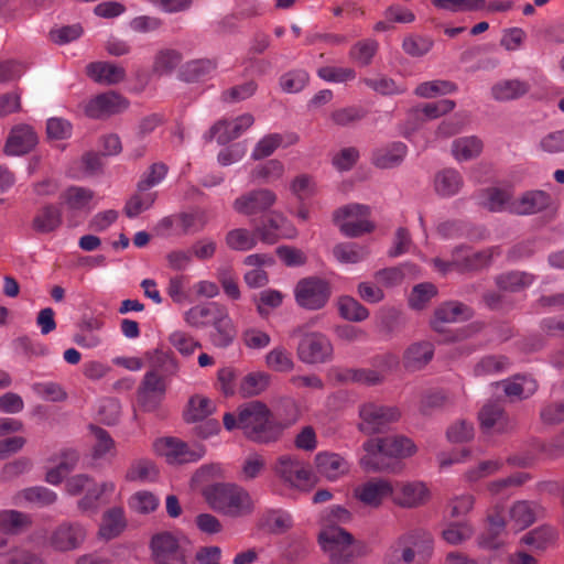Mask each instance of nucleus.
<instances>
[{"label":"nucleus","instance_id":"1","mask_svg":"<svg viewBox=\"0 0 564 564\" xmlns=\"http://www.w3.org/2000/svg\"><path fill=\"white\" fill-rule=\"evenodd\" d=\"M364 449L360 465L365 470L397 473L402 469L400 459L413 455L416 446L405 436H387L368 440Z\"/></svg>","mask_w":564,"mask_h":564},{"label":"nucleus","instance_id":"2","mask_svg":"<svg viewBox=\"0 0 564 564\" xmlns=\"http://www.w3.org/2000/svg\"><path fill=\"white\" fill-rule=\"evenodd\" d=\"M184 318L193 327L213 326L210 341L219 348L228 347L237 335L228 308L218 302L195 305L185 312Z\"/></svg>","mask_w":564,"mask_h":564},{"label":"nucleus","instance_id":"3","mask_svg":"<svg viewBox=\"0 0 564 564\" xmlns=\"http://www.w3.org/2000/svg\"><path fill=\"white\" fill-rule=\"evenodd\" d=\"M203 497L214 511L230 518L247 517L254 510L249 492L236 484L208 485L203 489Z\"/></svg>","mask_w":564,"mask_h":564},{"label":"nucleus","instance_id":"4","mask_svg":"<svg viewBox=\"0 0 564 564\" xmlns=\"http://www.w3.org/2000/svg\"><path fill=\"white\" fill-rule=\"evenodd\" d=\"M284 427L272 420L269 408L260 401H250L238 409V429L253 442H274Z\"/></svg>","mask_w":564,"mask_h":564},{"label":"nucleus","instance_id":"5","mask_svg":"<svg viewBox=\"0 0 564 564\" xmlns=\"http://www.w3.org/2000/svg\"><path fill=\"white\" fill-rule=\"evenodd\" d=\"M332 296L330 283L319 276L303 278L295 284L294 299L296 304L307 311L324 308Z\"/></svg>","mask_w":564,"mask_h":564},{"label":"nucleus","instance_id":"6","mask_svg":"<svg viewBox=\"0 0 564 564\" xmlns=\"http://www.w3.org/2000/svg\"><path fill=\"white\" fill-rule=\"evenodd\" d=\"M369 214L368 206L349 204L336 209L333 220L344 236L359 237L375 229V225L367 219Z\"/></svg>","mask_w":564,"mask_h":564},{"label":"nucleus","instance_id":"7","mask_svg":"<svg viewBox=\"0 0 564 564\" xmlns=\"http://www.w3.org/2000/svg\"><path fill=\"white\" fill-rule=\"evenodd\" d=\"M352 535L345 529L330 524L321 531L318 542L322 549L329 554L334 564H349L354 558L350 545Z\"/></svg>","mask_w":564,"mask_h":564},{"label":"nucleus","instance_id":"8","mask_svg":"<svg viewBox=\"0 0 564 564\" xmlns=\"http://www.w3.org/2000/svg\"><path fill=\"white\" fill-rule=\"evenodd\" d=\"M170 381L154 371H147L137 389V401L143 411L153 412L165 399Z\"/></svg>","mask_w":564,"mask_h":564},{"label":"nucleus","instance_id":"9","mask_svg":"<svg viewBox=\"0 0 564 564\" xmlns=\"http://www.w3.org/2000/svg\"><path fill=\"white\" fill-rule=\"evenodd\" d=\"M150 549L155 564H186L185 550L178 536L172 532L162 531L154 534Z\"/></svg>","mask_w":564,"mask_h":564},{"label":"nucleus","instance_id":"10","mask_svg":"<svg viewBox=\"0 0 564 564\" xmlns=\"http://www.w3.org/2000/svg\"><path fill=\"white\" fill-rule=\"evenodd\" d=\"M275 475L286 485L305 489L312 485V473L308 466L293 455H282L274 465Z\"/></svg>","mask_w":564,"mask_h":564},{"label":"nucleus","instance_id":"11","mask_svg":"<svg viewBox=\"0 0 564 564\" xmlns=\"http://www.w3.org/2000/svg\"><path fill=\"white\" fill-rule=\"evenodd\" d=\"M360 431L372 434L380 432L388 424L400 419L401 412L397 406H386L373 402L365 403L359 409Z\"/></svg>","mask_w":564,"mask_h":564},{"label":"nucleus","instance_id":"12","mask_svg":"<svg viewBox=\"0 0 564 564\" xmlns=\"http://www.w3.org/2000/svg\"><path fill=\"white\" fill-rule=\"evenodd\" d=\"M296 351L304 364H324L332 358L333 346L324 334L308 333L301 338Z\"/></svg>","mask_w":564,"mask_h":564},{"label":"nucleus","instance_id":"13","mask_svg":"<svg viewBox=\"0 0 564 564\" xmlns=\"http://www.w3.org/2000/svg\"><path fill=\"white\" fill-rule=\"evenodd\" d=\"M107 485H98L87 475H75L66 481V490L72 496L85 494L78 501V508L82 511L93 510L105 492Z\"/></svg>","mask_w":564,"mask_h":564},{"label":"nucleus","instance_id":"14","mask_svg":"<svg viewBox=\"0 0 564 564\" xmlns=\"http://www.w3.org/2000/svg\"><path fill=\"white\" fill-rule=\"evenodd\" d=\"M394 486L384 478H372L354 489V497L362 505L379 508L387 498L392 499Z\"/></svg>","mask_w":564,"mask_h":564},{"label":"nucleus","instance_id":"15","mask_svg":"<svg viewBox=\"0 0 564 564\" xmlns=\"http://www.w3.org/2000/svg\"><path fill=\"white\" fill-rule=\"evenodd\" d=\"M276 202V195L269 188L247 192L234 200V209L241 215L252 216L267 212Z\"/></svg>","mask_w":564,"mask_h":564},{"label":"nucleus","instance_id":"16","mask_svg":"<svg viewBox=\"0 0 564 564\" xmlns=\"http://www.w3.org/2000/svg\"><path fill=\"white\" fill-rule=\"evenodd\" d=\"M161 449L170 464H188L199 460L205 455L200 444L189 445L175 437H166L161 442Z\"/></svg>","mask_w":564,"mask_h":564},{"label":"nucleus","instance_id":"17","mask_svg":"<svg viewBox=\"0 0 564 564\" xmlns=\"http://www.w3.org/2000/svg\"><path fill=\"white\" fill-rule=\"evenodd\" d=\"M86 539V530L78 522H62L51 533L50 545L61 552L75 550Z\"/></svg>","mask_w":564,"mask_h":564},{"label":"nucleus","instance_id":"18","mask_svg":"<svg viewBox=\"0 0 564 564\" xmlns=\"http://www.w3.org/2000/svg\"><path fill=\"white\" fill-rule=\"evenodd\" d=\"M129 101L121 95L109 91L90 99L85 106V113L93 119H101L126 110Z\"/></svg>","mask_w":564,"mask_h":564},{"label":"nucleus","instance_id":"19","mask_svg":"<svg viewBox=\"0 0 564 564\" xmlns=\"http://www.w3.org/2000/svg\"><path fill=\"white\" fill-rule=\"evenodd\" d=\"M392 501L402 508H416L424 505L430 497L427 487L420 481L393 484Z\"/></svg>","mask_w":564,"mask_h":564},{"label":"nucleus","instance_id":"20","mask_svg":"<svg viewBox=\"0 0 564 564\" xmlns=\"http://www.w3.org/2000/svg\"><path fill=\"white\" fill-rule=\"evenodd\" d=\"M253 122L251 113H243L232 121L219 120L209 129V139L216 138L219 144H226L239 138Z\"/></svg>","mask_w":564,"mask_h":564},{"label":"nucleus","instance_id":"21","mask_svg":"<svg viewBox=\"0 0 564 564\" xmlns=\"http://www.w3.org/2000/svg\"><path fill=\"white\" fill-rule=\"evenodd\" d=\"M474 314L470 306L459 301H447L435 308L431 324L435 330L440 332L443 324L466 322L471 319Z\"/></svg>","mask_w":564,"mask_h":564},{"label":"nucleus","instance_id":"22","mask_svg":"<svg viewBox=\"0 0 564 564\" xmlns=\"http://www.w3.org/2000/svg\"><path fill=\"white\" fill-rule=\"evenodd\" d=\"M254 228L259 239L270 245L275 243L280 238H290L292 235L289 231H293L288 219L275 212L269 214Z\"/></svg>","mask_w":564,"mask_h":564},{"label":"nucleus","instance_id":"23","mask_svg":"<svg viewBox=\"0 0 564 564\" xmlns=\"http://www.w3.org/2000/svg\"><path fill=\"white\" fill-rule=\"evenodd\" d=\"M551 200V195L544 191H528L519 198L513 199L509 204L508 210L516 215H533L547 209Z\"/></svg>","mask_w":564,"mask_h":564},{"label":"nucleus","instance_id":"24","mask_svg":"<svg viewBox=\"0 0 564 564\" xmlns=\"http://www.w3.org/2000/svg\"><path fill=\"white\" fill-rule=\"evenodd\" d=\"M398 546H409L417 556L415 564H426L433 553L432 535L422 529L412 530L397 540Z\"/></svg>","mask_w":564,"mask_h":564},{"label":"nucleus","instance_id":"25","mask_svg":"<svg viewBox=\"0 0 564 564\" xmlns=\"http://www.w3.org/2000/svg\"><path fill=\"white\" fill-rule=\"evenodd\" d=\"M495 248L470 252L467 247L454 250V264L459 272L478 271L488 267L492 260Z\"/></svg>","mask_w":564,"mask_h":564},{"label":"nucleus","instance_id":"26","mask_svg":"<svg viewBox=\"0 0 564 564\" xmlns=\"http://www.w3.org/2000/svg\"><path fill=\"white\" fill-rule=\"evenodd\" d=\"M37 141V134L31 126H17L11 130L7 140L6 153L10 155L26 154L35 148Z\"/></svg>","mask_w":564,"mask_h":564},{"label":"nucleus","instance_id":"27","mask_svg":"<svg viewBox=\"0 0 564 564\" xmlns=\"http://www.w3.org/2000/svg\"><path fill=\"white\" fill-rule=\"evenodd\" d=\"M434 356V345L423 340L411 344L403 352L402 364L408 371L423 369Z\"/></svg>","mask_w":564,"mask_h":564},{"label":"nucleus","instance_id":"28","mask_svg":"<svg viewBox=\"0 0 564 564\" xmlns=\"http://www.w3.org/2000/svg\"><path fill=\"white\" fill-rule=\"evenodd\" d=\"M63 224V214L58 206L45 204L35 213L31 227L40 235H46L56 231Z\"/></svg>","mask_w":564,"mask_h":564},{"label":"nucleus","instance_id":"29","mask_svg":"<svg viewBox=\"0 0 564 564\" xmlns=\"http://www.w3.org/2000/svg\"><path fill=\"white\" fill-rule=\"evenodd\" d=\"M86 74L99 84L116 85L126 79V69L110 62H94L87 65Z\"/></svg>","mask_w":564,"mask_h":564},{"label":"nucleus","instance_id":"30","mask_svg":"<svg viewBox=\"0 0 564 564\" xmlns=\"http://www.w3.org/2000/svg\"><path fill=\"white\" fill-rule=\"evenodd\" d=\"M293 525L292 517L281 509L265 510L258 519L259 530L269 534H283Z\"/></svg>","mask_w":564,"mask_h":564},{"label":"nucleus","instance_id":"31","mask_svg":"<svg viewBox=\"0 0 564 564\" xmlns=\"http://www.w3.org/2000/svg\"><path fill=\"white\" fill-rule=\"evenodd\" d=\"M333 377L339 383H360L376 386L383 381V376L372 369L335 368Z\"/></svg>","mask_w":564,"mask_h":564},{"label":"nucleus","instance_id":"32","mask_svg":"<svg viewBox=\"0 0 564 564\" xmlns=\"http://www.w3.org/2000/svg\"><path fill=\"white\" fill-rule=\"evenodd\" d=\"M487 522L488 528L479 536V544L485 547L495 549L498 546L496 539L505 531L507 525L502 505H495L488 511Z\"/></svg>","mask_w":564,"mask_h":564},{"label":"nucleus","instance_id":"33","mask_svg":"<svg viewBox=\"0 0 564 564\" xmlns=\"http://www.w3.org/2000/svg\"><path fill=\"white\" fill-rule=\"evenodd\" d=\"M542 512L543 509L540 505L528 500H519L510 508L509 516L513 525L518 530H523L533 524Z\"/></svg>","mask_w":564,"mask_h":564},{"label":"nucleus","instance_id":"34","mask_svg":"<svg viewBox=\"0 0 564 564\" xmlns=\"http://www.w3.org/2000/svg\"><path fill=\"white\" fill-rule=\"evenodd\" d=\"M530 89L531 86L525 80L518 78L505 79L496 83L491 87V96L497 101H509L523 97Z\"/></svg>","mask_w":564,"mask_h":564},{"label":"nucleus","instance_id":"35","mask_svg":"<svg viewBox=\"0 0 564 564\" xmlns=\"http://www.w3.org/2000/svg\"><path fill=\"white\" fill-rule=\"evenodd\" d=\"M503 391L511 400H522L531 397L538 389L536 381L528 375H514L501 382Z\"/></svg>","mask_w":564,"mask_h":564},{"label":"nucleus","instance_id":"36","mask_svg":"<svg viewBox=\"0 0 564 564\" xmlns=\"http://www.w3.org/2000/svg\"><path fill=\"white\" fill-rule=\"evenodd\" d=\"M315 463L318 473L330 480L339 478L348 469L346 460L335 453H319Z\"/></svg>","mask_w":564,"mask_h":564},{"label":"nucleus","instance_id":"37","mask_svg":"<svg viewBox=\"0 0 564 564\" xmlns=\"http://www.w3.org/2000/svg\"><path fill=\"white\" fill-rule=\"evenodd\" d=\"M32 524V519L28 513L18 510L0 511V532L11 535H18L26 531Z\"/></svg>","mask_w":564,"mask_h":564},{"label":"nucleus","instance_id":"38","mask_svg":"<svg viewBox=\"0 0 564 564\" xmlns=\"http://www.w3.org/2000/svg\"><path fill=\"white\" fill-rule=\"evenodd\" d=\"M215 410L214 403L207 397L192 395L183 412V417L187 423L204 421Z\"/></svg>","mask_w":564,"mask_h":564},{"label":"nucleus","instance_id":"39","mask_svg":"<svg viewBox=\"0 0 564 564\" xmlns=\"http://www.w3.org/2000/svg\"><path fill=\"white\" fill-rule=\"evenodd\" d=\"M406 154V145L394 142L391 145L377 150L372 156V163L380 169H391L399 165Z\"/></svg>","mask_w":564,"mask_h":564},{"label":"nucleus","instance_id":"40","mask_svg":"<svg viewBox=\"0 0 564 564\" xmlns=\"http://www.w3.org/2000/svg\"><path fill=\"white\" fill-rule=\"evenodd\" d=\"M151 370L171 380L180 370L178 362L172 351L155 349L150 357Z\"/></svg>","mask_w":564,"mask_h":564},{"label":"nucleus","instance_id":"41","mask_svg":"<svg viewBox=\"0 0 564 564\" xmlns=\"http://www.w3.org/2000/svg\"><path fill=\"white\" fill-rule=\"evenodd\" d=\"M456 104L451 99H442L435 102H429L422 107H416L410 111V117L417 122L425 120L436 119L451 112L455 108Z\"/></svg>","mask_w":564,"mask_h":564},{"label":"nucleus","instance_id":"42","mask_svg":"<svg viewBox=\"0 0 564 564\" xmlns=\"http://www.w3.org/2000/svg\"><path fill=\"white\" fill-rule=\"evenodd\" d=\"M94 196V192L89 188L70 186L62 193L61 198L72 212H89V203Z\"/></svg>","mask_w":564,"mask_h":564},{"label":"nucleus","instance_id":"43","mask_svg":"<svg viewBox=\"0 0 564 564\" xmlns=\"http://www.w3.org/2000/svg\"><path fill=\"white\" fill-rule=\"evenodd\" d=\"M258 234L256 228L249 230L246 228H235L226 234V246L235 251H249L258 243Z\"/></svg>","mask_w":564,"mask_h":564},{"label":"nucleus","instance_id":"44","mask_svg":"<svg viewBox=\"0 0 564 564\" xmlns=\"http://www.w3.org/2000/svg\"><path fill=\"white\" fill-rule=\"evenodd\" d=\"M478 419L485 430L496 429L502 432L507 425V419L503 408L496 402L487 403L479 411Z\"/></svg>","mask_w":564,"mask_h":564},{"label":"nucleus","instance_id":"45","mask_svg":"<svg viewBox=\"0 0 564 564\" xmlns=\"http://www.w3.org/2000/svg\"><path fill=\"white\" fill-rule=\"evenodd\" d=\"M463 186V178L459 172L453 169H446L435 176V189L444 196H453L459 192Z\"/></svg>","mask_w":564,"mask_h":564},{"label":"nucleus","instance_id":"46","mask_svg":"<svg viewBox=\"0 0 564 564\" xmlns=\"http://www.w3.org/2000/svg\"><path fill=\"white\" fill-rule=\"evenodd\" d=\"M379 50V43L373 39H365L356 42L350 51L349 58L360 67H366L372 63Z\"/></svg>","mask_w":564,"mask_h":564},{"label":"nucleus","instance_id":"47","mask_svg":"<svg viewBox=\"0 0 564 564\" xmlns=\"http://www.w3.org/2000/svg\"><path fill=\"white\" fill-rule=\"evenodd\" d=\"M482 151V142L477 137H464L453 141L452 153L458 161H468L478 156Z\"/></svg>","mask_w":564,"mask_h":564},{"label":"nucleus","instance_id":"48","mask_svg":"<svg viewBox=\"0 0 564 564\" xmlns=\"http://www.w3.org/2000/svg\"><path fill=\"white\" fill-rule=\"evenodd\" d=\"M126 528V519L121 508H112L102 517L100 535L107 540L118 536Z\"/></svg>","mask_w":564,"mask_h":564},{"label":"nucleus","instance_id":"49","mask_svg":"<svg viewBox=\"0 0 564 564\" xmlns=\"http://www.w3.org/2000/svg\"><path fill=\"white\" fill-rule=\"evenodd\" d=\"M533 280V275L528 272L511 271L498 275L496 285L502 291L519 292L532 284Z\"/></svg>","mask_w":564,"mask_h":564},{"label":"nucleus","instance_id":"50","mask_svg":"<svg viewBox=\"0 0 564 564\" xmlns=\"http://www.w3.org/2000/svg\"><path fill=\"white\" fill-rule=\"evenodd\" d=\"M333 254L340 263H358L367 258V247L354 242L338 243L333 248Z\"/></svg>","mask_w":564,"mask_h":564},{"label":"nucleus","instance_id":"51","mask_svg":"<svg viewBox=\"0 0 564 564\" xmlns=\"http://www.w3.org/2000/svg\"><path fill=\"white\" fill-rule=\"evenodd\" d=\"M182 59V54L176 50H161L154 57L152 70L160 76L171 74L181 64Z\"/></svg>","mask_w":564,"mask_h":564},{"label":"nucleus","instance_id":"52","mask_svg":"<svg viewBox=\"0 0 564 564\" xmlns=\"http://www.w3.org/2000/svg\"><path fill=\"white\" fill-rule=\"evenodd\" d=\"M510 366L508 357L502 355H488L482 357L474 367L477 377L496 375L506 371Z\"/></svg>","mask_w":564,"mask_h":564},{"label":"nucleus","instance_id":"53","mask_svg":"<svg viewBox=\"0 0 564 564\" xmlns=\"http://www.w3.org/2000/svg\"><path fill=\"white\" fill-rule=\"evenodd\" d=\"M178 220L184 234H196L204 230L209 221V216L207 210L197 208L188 213H182Z\"/></svg>","mask_w":564,"mask_h":564},{"label":"nucleus","instance_id":"54","mask_svg":"<svg viewBox=\"0 0 564 564\" xmlns=\"http://www.w3.org/2000/svg\"><path fill=\"white\" fill-rule=\"evenodd\" d=\"M271 376L267 372H251L240 382V392L245 397H253L263 392L270 384Z\"/></svg>","mask_w":564,"mask_h":564},{"label":"nucleus","instance_id":"55","mask_svg":"<svg viewBox=\"0 0 564 564\" xmlns=\"http://www.w3.org/2000/svg\"><path fill=\"white\" fill-rule=\"evenodd\" d=\"M216 67L217 63L214 59L203 58L191 61L184 66L182 77L186 82H197L214 72Z\"/></svg>","mask_w":564,"mask_h":564},{"label":"nucleus","instance_id":"56","mask_svg":"<svg viewBox=\"0 0 564 564\" xmlns=\"http://www.w3.org/2000/svg\"><path fill=\"white\" fill-rule=\"evenodd\" d=\"M158 476V470L153 462L149 459H139L133 462L127 470L126 479L128 481H151Z\"/></svg>","mask_w":564,"mask_h":564},{"label":"nucleus","instance_id":"57","mask_svg":"<svg viewBox=\"0 0 564 564\" xmlns=\"http://www.w3.org/2000/svg\"><path fill=\"white\" fill-rule=\"evenodd\" d=\"M89 430L95 440L93 445L94 458H101L105 455L115 452L116 443L105 429L90 424Z\"/></svg>","mask_w":564,"mask_h":564},{"label":"nucleus","instance_id":"58","mask_svg":"<svg viewBox=\"0 0 564 564\" xmlns=\"http://www.w3.org/2000/svg\"><path fill=\"white\" fill-rule=\"evenodd\" d=\"M554 540V531L549 527H539L521 538V543L533 551H544Z\"/></svg>","mask_w":564,"mask_h":564},{"label":"nucleus","instance_id":"59","mask_svg":"<svg viewBox=\"0 0 564 564\" xmlns=\"http://www.w3.org/2000/svg\"><path fill=\"white\" fill-rule=\"evenodd\" d=\"M338 310L340 316L350 322H361L369 316V311L351 296H341Z\"/></svg>","mask_w":564,"mask_h":564},{"label":"nucleus","instance_id":"60","mask_svg":"<svg viewBox=\"0 0 564 564\" xmlns=\"http://www.w3.org/2000/svg\"><path fill=\"white\" fill-rule=\"evenodd\" d=\"M457 85L449 80H431L421 83L414 90L415 95L422 98H433L437 95L455 93Z\"/></svg>","mask_w":564,"mask_h":564},{"label":"nucleus","instance_id":"61","mask_svg":"<svg viewBox=\"0 0 564 564\" xmlns=\"http://www.w3.org/2000/svg\"><path fill=\"white\" fill-rule=\"evenodd\" d=\"M267 366L276 372H290L294 368L292 355L283 347H276L265 356Z\"/></svg>","mask_w":564,"mask_h":564},{"label":"nucleus","instance_id":"62","mask_svg":"<svg viewBox=\"0 0 564 564\" xmlns=\"http://www.w3.org/2000/svg\"><path fill=\"white\" fill-rule=\"evenodd\" d=\"M475 533L473 525L468 522H456L443 530V539L452 545L460 544L469 540Z\"/></svg>","mask_w":564,"mask_h":564},{"label":"nucleus","instance_id":"63","mask_svg":"<svg viewBox=\"0 0 564 564\" xmlns=\"http://www.w3.org/2000/svg\"><path fill=\"white\" fill-rule=\"evenodd\" d=\"M155 193L139 192L130 197L124 206V214L129 218L137 217L143 210L150 208L155 202Z\"/></svg>","mask_w":564,"mask_h":564},{"label":"nucleus","instance_id":"64","mask_svg":"<svg viewBox=\"0 0 564 564\" xmlns=\"http://www.w3.org/2000/svg\"><path fill=\"white\" fill-rule=\"evenodd\" d=\"M22 497L39 507H47L57 500V495L51 489L42 486L26 488L21 492Z\"/></svg>","mask_w":564,"mask_h":564}]
</instances>
